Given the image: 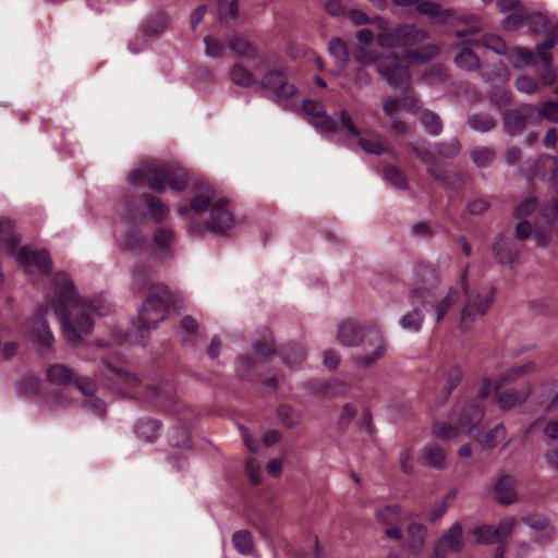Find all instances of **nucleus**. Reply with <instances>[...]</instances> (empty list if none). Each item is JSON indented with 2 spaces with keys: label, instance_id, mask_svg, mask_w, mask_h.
Segmentation results:
<instances>
[{
  "label": "nucleus",
  "instance_id": "obj_2",
  "mask_svg": "<svg viewBox=\"0 0 558 558\" xmlns=\"http://www.w3.org/2000/svg\"><path fill=\"white\" fill-rule=\"evenodd\" d=\"M178 211L183 216H196L202 213H208V219L204 226L198 222L189 225L190 232L201 233L204 230L213 232H223L233 227L234 218L227 207L226 199L217 194L209 186L202 187L191 199L187 207H180Z\"/></svg>",
  "mask_w": 558,
  "mask_h": 558
},
{
  "label": "nucleus",
  "instance_id": "obj_46",
  "mask_svg": "<svg viewBox=\"0 0 558 558\" xmlns=\"http://www.w3.org/2000/svg\"><path fill=\"white\" fill-rule=\"evenodd\" d=\"M160 435V426L155 422L142 423L136 428V436L146 442L156 440Z\"/></svg>",
  "mask_w": 558,
  "mask_h": 558
},
{
  "label": "nucleus",
  "instance_id": "obj_36",
  "mask_svg": "<svg viewBox=\"0 0 558 558\" xmlns=\"http://www.w3.org/2000/svg\"><path fill=\"white\" fill-rule=\"evenodd\" d=\"M144 206L147 209L150 218L156 223H160L169 216V207L163 204L159 198L153 196H145L143 198Z\"/></svg>",
  "mask_w": 558,
  "mask_h": 558
},
{
  "label": "nucleus",
  "instance_id": "obj_42",
  "mask_svg": "<svg viewBox=\"0 0 558 558\" xmlns=\"http://www.w3.org/2000/svg\"><path fill=\"white\" fill-rule=\"evenodd\" d=\"M281 359L290 368H299L305 360V353L301 347L292 345L281 353Z\"/></svg>",
  "mask_w": 558,
  "mask_h": 558
},
{
  "label": "nucleus",
  "instance_id": "obj_49",
  "mask_svg": "<svg viewBox=\"0 0 558 558\" xmlns=\"http://www.w3.org/2000/svg\"><path fill=\"white\" fill-rule=\"evenodd\" d=\"M468 121L469 125L478 132H489L496 125L494 119L482 114H473L469 118Z\"/></svg>",
  "mask_w": 558,
  "mask_h": 558
},
{
  "label": "nucleus",
  "instance_id": "obj_52",
  "mask_svg": "<svg viewBox=\"0 0 558 558\" xmlns=\"http://www.w3.org/2000/svg\"><path fill=\"white\" fill-rule=\"evenodd\" d=\"M483 47L495 51L496 53L502 54L507 51V46L504 39L496 35H485L482 38Z\"/></svg>",
  "mask_w": 558,
  "mask_h": 558
},
{
  "label": "nucleus",
  "instance_id": "obj_9",
  "mask_svg": "<svg viewBox=\"0 0 558 558\" xmlns=\"http://www.w3.org/2000/svg\"><path fill=\"white\" fill-rule=\"evenodd\" d=\"M259 86L268 94V97L278 105L290 111L299 110L298 90L293 84L286 80L284 72L281 68L275 66L268 69L259 81Z\"/></svg>",
  "mask_w": 558,
  "mask_h": 558
},
{
  "label": "nucleus",
  "instance_id": "obj_32",
  "mask_svg": "<svg viewBox=\"0 0 558 558\" xmlns=\"http://www.w3.org/2000/svg\"><path fill=\"white\" fill-rule=\"evenodd\" d=\"M228 46L230 50L241 58H256V47L244 36L234 34L228 38Z\"/></svg>",
  "mask_w": 558,
  "mask_h": 558
},
{
  "label": "nucleus",
  "instance_id": "obj_23",
  "mask_svg": "<svg viewBox=\"0 0 558 558\" xmlns=\"http://www.w3.org/2000/svg\"><path fill=\"white\" fill-rule=\"evenodd\" d=\"M337 338L345 347H357L363 342L362 328L351 320L341 322L338 325Z\"/></svg>",
  "mask_w": 558,
  "mask_h": 558
},
{
  "label": "nucleus",
  "instance_id": "obj_51",
  "mask_svg": "<svg viewBox=\"0 0 558 558\" xmlns=\"http://www.w3.org/2000/svg\"><path fill=\"white\" fill-rule=\"evenodd\" d=\"M153 238L155 244L160 248H169L174 241L173 231L169 228H158Z\"/></svg>",
  "mask_w": 558,
  "mask_h": 558
},
{
  "label": "nucleus",
  "instance_id": "obj_37",
  "mask_svg": "<svg viewBox=\"0 0 558 558\" xmlns=\"http://www.w3.org/2000/svg\"><path fill=\"white\" fill-rule=\"evenodd\" d=\"M403 518L402 508L399 505H387L376 511V519L385 525L399 523Z\"/></svg>",
  "mask_w": 558,
  "mask_h": 558
},
{
  "label": "nucleus",
  "instance_id": "obj_62",
  "mask_svg": "<svg viewBox=\"0 0 558 558\" xmlns=\"http://www.w3.org/2000/svg\"><path fill=\"white\" fill-rule=\"evenodd\" d=\"M402 100H398L393 97H387L383 101V112L389 119H395V117L401 110Z\"/></svg>",
  "mask_w": 558,
  "mask_h": 558
},
{
  "label": "nucleus",
  "instance_id": "obj_33",
  "mask_svg": "<svg viewBox=\"0 0 558 558\" xmlns=\"http://www.w3.org/2000/svg\"><path fill=\"white\" fill-rule=\"evenodd\" d=\"M502 124L508 135L517 136L525 130L526 120L518 110H508L504 113Z\"/></svg>",
  "mask_w": 558,
  "mask_h": 558
},
{
  "label": "nucleus",
  "instance_id": "obj_64",
  "mask_svg": "<svg viewBox=\"0 0 558 558\" xmlns=\"http://www.w3.org/2000/svg\"><path fill=\"white\" fill-rule=\"evenodd\" d=\"M515 87L519 92L533 94L537 89V82L527 75H521L515 81Z\"/></svg>",
  "mask_w": 558,
  "mask_h": 558
},
{
  "label": "nucleus",
  "instance_id": "obj_47",
  "mask_svg": "<svg viewBox=\"0 0 558 558\" xmlns=\"http://www.w3.org/2000/svg\"><path fill=\"white\" fill-rule=\"evenodd\" d=\"M506 435L507 432L505 426L502 424H498L485 435L483 446L493 449L505 440Z\"/></svg>",
  "mask_w": 558,
  "mask_h": 558
},
{
  "label": "nucleus",
  "instance_id": "obj_29",
  "mask_svg": "<svg viewBox=\"0 0 558 558\" xmlns=\"http://www.w3.org/2000/svg\"><path fill=\"white\" fill-rule=\"evenodd\" d=\"M494 254L502 264L511 265L518 257V248L514 247L511 240L500 235L496 239L494 246Z\"/></svg>",
  "mask_w": 558,
  "mask_h": 558
},
{
  "label": "nucleus",
  "instance_id": "obj_27",
  "mask_svg": "<svg viewBox=\"0 0 558 558\" xmlns=\"http://www.w3.org/2000/svg\"><path fill=\"white\" fill-rule=\"evenodd\" d=\"M447 452L437 444H428L422 451V460L426 465L436 470H442L447 464Z\"/></svg>",
  "mask_w": 558,
  "mask_h": 558
},
{
  "label": "nucleus",
  "instance_id": "obj_55",
  "mask_svg": "<svg viewBox=\"0 0 558 558\" xmlns=\"http://www.w3.org/2000/svg\"><path fill=\"white\" fill-rule=\"evenodd\" d=\"M357 405L353 402H348L342 407L338 417V425L347 427L357 414Z\"/></svg>",
  "mask_w": 558,
  "mask_h": 558
},
{
  "label": "nucleus",
  "instance_id": "obj_5",
  "mask_svg": "<svg viewBox=\"0 0 558 558\" xmlns=\"http://www.w3.org/2000/svg\"><path fill=\"white\" fill-rule=\"evenodd\" d=\"M354 59L359 62L360 66L373 64L377 74L392 88H405L412 82L409 68L402 64L399 54L396 52L374 53L364 48H356L354 50Z\"/></svg>",
  "mask_w": 558,
  "mask_h": 558
},
{
  "label": "nucleus",
  "instance_id": "obj_26",
  "mask_svg": "<svg viewBox=\"0 0 558 558\" xmlns=\"http://www.w3.org/2000/svg\"><path fill=\"white\" fill-rule=\"evenodd\" d=\"M408 548L415 555L423 551L425 547V539L427 536V529L424 524L413 522L407 529Z\"/></svg>",
  "mask_w": 558,
  "mask_h": 558
},
{
  "label": "nucleus",
  "instance_id": "obj_13",
  "mask_svg": "<svg viewBox=\"0 0 558 558\" xmlns=\"http://www.w3.org/2000/svg\"><path fill=\"white\" fill-rule=\"evenodd\" d=\"M537 371L538 366L533 361L512 366L505 371L496 380L490 378L485 379L481 388V395L483 398H487L489 397L492 390H499L502 387L517 383H525Z\"/></svg>",
  "mask_w": 558,
  "mask_h": 558
},
{
  "label": "nucleus",
  "instance_id": "obj_11",
  "mask_svg": "<svg viewBox=\"0 0 558 558\" xmlns=\"http://www.w3.org/2000/svg\"><path fill=\"white\" fill-rule=\"evenodd\" d=\"M169 179V170L161 163L145 162L130 172L128 181L132 185H142L147 183L156 192H163Z\"/></svg>",
  "mask_w": 558,
  "mask_h": 558
},
{
  "label": "nucleus",
  "instance_id": "obj_6",
  "mask_svg": "<svg viewBox=\"0 0 558 558\" xmlns=\"http://www.w3.org/2000/svg\"><path fill=\"white\" fill-rule=\"evenodd\" d=\"M484 417V411L477 401L460 402L453 414L452 423H436L434 435L445 440H453L462 434H468L478 426Z\"/></svg>",
  "mask_w": 558,
  "mask_h": 558
},
{
  "label": "nucleus",
  "instance_id": "obj_48",
  "mask_svg": "<svg viewBox=\"0 0 558 558\" xmlns=\"http://www.w3.org/2000/svg\"><path fill=\"white\" fill-rule=\"evenodd\" d=\"M169 442L173 447L186 448L191 444V437L187 429L175 427L169 433Z\"/></svg>",
  "mask_w": 558,
  "mask_h": 558
},
{
  "label": "nucleus",
  "instance_id": "obj_24",
  "mask_svg": "<svg viewBox=\"0 0 558 558\" xmlns=\"http://www.w3.org/2000/svg\"><path fill=\"white\" fill-rule=\"evenodd\" d=\"M388 351V345L383 336L378 332L375 342L374 349L366 353L363 356H360L355 360V366L357 368H369L375 365L378 361L385 357Z\"/></svg>",
  "mask_w": 558,
  "mask_h": 558
},
{
  "label": "nucleus",
  "instance_id": "obj_53",
  "mask_svg": "<svg viewBox=\"0 0 558 558\" xmlns=\"http://www.w3.org/2000/svg\"><path fill=\"white\" fill-rule=\"evenodd\" d=\"M150 283V274L146 268H138L132 274V286L135 290L141 291Z\"/></svg>",
  "mask_w": 558,
  "mask_h": 558
},
{
  "label": "nucleus",
  "instance_id": "obj_56",
  "mask_svg": "<svg viewBox=\"0 0 558 558\" xmlns=\"http://www.w3.org/2000/svg\"><path fill=\"white\" fill-rule=\"evenodd\" d=\"M385 178L399 189H405L408 186L404 173L396 167H387L385 169Z\"/></svg>",
  "mask_w": 558,
  "mask_h": 558
},
{
  "label": "nucleus",
  "instance_id": "obj_35",
  "mask_svg": "<svg viewBox=\"0 0 558 558\" xmlns=\"http://www.w3.org/2000/svg\"><path fill=\"white\" fill-rule=\"evenodd\" d=\"M412 153L427 167V171L437 180H444V171L437 166L434 154L425 147L411 145Z\"/></svg>",
  "mask_w": 558,
  "mask_h": 558
},
{
  "label": "nucleus",
  "instance_id": "obj_21",
  "mask_svg": "<svg viewBox=\"0 0 558 558\" xmlns=\"http://www.w3.org/2000/svg\"><path fill=\"white\" fill-rule=\"evenodd\" d=\"M522 521L538 533L537 541L549 543L556 536V530L549 523V519L543 514H531L522 518Z\"/></svg>",
  "mask_w": 558,
  "mask_h": 558
},
{
  "label": "nucleus",
  "instance_id": "obj_14",
  "mask_svg": "<svg viewBox=\"0 0 558 558\" xmlns=\"http://www.w3.org/2000/svg\"><path fill=\"white\" fill-rule=\"evenodd\" d=\"M15 259L31 276H45L52 270V260L46 250L35 251L23 246L16 251Z\"/></svg>",
  "mask_w": 558,
  "mask_h": 558
},
{
  "label": "nucleus",
  "instance_id": "obj_58",
  "mask_svg": "<svg viewBox=\"0 0 558 558\" xmlns=\"http://www.w3.org/2000/svg\"><path fill=\"white\" fill-rule=\"evenodd\" d=\"M205 44V52L210 58H221L225 53V47L222 44L217 41L211 36H206L204 38Z\"/></svg>",
  "mask_w": 558,
  "mask_h": 558
},
{
  "label": "nucleus",
  "instance_id": "obj_19",
  "mask_svg": "<svg viewBox=\"0 0 558 558\" xmlns=\"http://www.w3.org/2000/svg\"><path fill=\"white\" fill-rule=\"evenodd\" d=\"M374 28L376 31V43L381 48H397L400 45L401 24L391 26L389 21L383 16H375Z\"/></svg>",
  "mask_w": 558,
  "mask_h": 558
},
{
  "label": "nucleus",
  "instance_id": "obj_3",
  "mask_svg": "<svg viewBox=\"0 0 558 558\" xmlns=\"http://www.w3.org/2000/svg\"><path fill=\"white\" fill-rule=\"evenodd\" d=\"M416 284L409 294L411 304H421L422 308L429 313L435 322L444 320L449 311L459 302L458 288L451 287L446 292H436L430 287L436 281V272L428 265H420L415 270Z\"/></svg>",
  "mask_w": 558,
  "mask_h": 558
},
{
  "label": "nucleus",
  "instance_id": "obj_34",
  "mask_svg": "<svg viewBox=\"0 0 558 558\" xmlns=\"http://www.w3.org/2000/svg\"><path fill=\"white\" fill-rule=\"evenodd\" d=\"M412 310L400 318V326L409 332H418L423 326L424 316L421 304H411Z\"/></svg>",
  "mask_w": 558,
  "mask_h": 558
},
{
  "label": "nucleus",
  "instance_id": "obj_20",
  "mask_svg": "<svg viewBox=\"0 0 558 558\" xmlns=\"http://www.w3.org/2000/svg\"><path fill=\"white\" fill-rule=\"evenodd\" d=\"M46 378L51 388L63 391L73 384L72 371L63 364H52L47 368Z\"/></svg>",
  "mask_w": 558,
  "mask_h": 558
},
{
  "label": "nucleus",
  "instance_id": "obj_50",
  "mask_svg": "<svg viewBox=\"0 0 558 558\" xmlns=\"http://www.w3.org/2000/svg\"><path fill=\"white\" fill-rule=\"evenodd\" d=\"M281 423L287 427H293L300 422V413L289 405H281L277 410Z\"/></svg>",
  "mask_w": 558,
  "mask_h": 558
},
{
  "label": "nucleus",
  "instance_id": "obj_30",
  "mask_svg": "<svg viewBox=\"0 0 558 558\" xmlns=\"http://www.w3.org/2000/svg\"><path fill=\"white\" fill-rule=\"evenodd\" d=\"M229 77L233 84L241 87H251L255 84H259V81L257 80L254 72L241 62H235L231 66L229 71Z\"/></svg>",
  "mask_w": 558,
  "mask_h": 558
},
{
  "label": "nucleus",
  "instance_id": "obj_63",
  "mask_svg": "<svg viewBox=\"0 0 558 558\" xmlns=\"http://www.w3.org/2000/svg\"><path fill=\"white\" fill-rule=\"evenodd\" d=\"M539 116L548 122L558 123V104L555 101L544 102Z\"/></svg>",
  "mask_w": 558,
  "mask_h": 558
},
{
  "label": "nucleus",
  "instance_id": "obj_45",
  "mask_svg": "<svg viewBox=\"0 0 558 558\" xmlns=\"http://www.w3.org/2000/svg\"><path fill=\"white\" fill-rule=\"evenodd\" d=\"M495 157L496 153L490 147H476L471 153L472 160L480 168L489 166Z\"/></svg>",
  "mask_w": 558,
  "mask_h": 558
},
{
  "label": "nucleus",
  "instance_id": "obj_31",
  "mask_svg": "<svg viewBox=\"0 0 558 558\" xmlns=\"http://www.w3.org/2000/svg\"><path fill=\"white\" fill-rule=\"evenodd\" d=\"M441 387L444 391V399H447L451 391L456 389L462 380L463 371L457 364H450L444 367Z\"/></svg>",
  "mask_w": 558,
  "mask_h": 558
},
{
  "label": "nucleus",
  "instance_id": "obj_18",
  "mask_svg": "<svg viewBox=\"0 0 558 558\" xmlns=\"http://www.w3.org/2000/svg\"><path fill=\"white\" fill-rule=\"evenodd\" d=\"M543 49H537L533 52L527 48H515L510 53V59L512 65L517 69L525 68L530 64H537L541 68V71L545 69H549L551 64V58L549 54L542 51Z\"/></svg>",
  "mask_w": 558,
  "mask_h": 558
},
{
  "label": "nucleus",
  "instance_id": "obj_44",
  "mask_svg": "<svg viewBox=\"0 0 558 558\" xmlns=\"http://www.w3.org/2000/svg\"><path fill=\"white\" fill-rule=\"evenodd\" d=\"M454 62L460 69L466 71H474L480 65V59L470 48L462 49L454 58Z\"/></svg>",
  "mask_w": 558,
  "mask_h": 558
},
{
  "label": "nucleus",
  "instance_id": "obj_12",
  "mask_svg": "<svg viewBox=\"0 0 558 558\" xmlns=\"http://www.w3.org/2000/svg\"><path fill=\"white\" fill-rule=\"evenodd\" d=\"M340 132H347L356 138L367 154L381 155L388 150V143L381 135L368 131L361 133L345 110L340 112Z\"/></svg>",
  "mask_w": 558,
  "mask_h": 558
},
{
  "label": "nucleus",
  "instance_id": "obj_39",
  "mask_svg": "<svg viewBox=\"0 0 558 558\" xmlns=\"http://www.w3.org/2000/svg\"><path fill=\"white\" fill-rule=\"evenodd\" d=\"M119 384L121 385V393L138 398L141 396V383L138 378L131 373L124 372L119 375Z\"/></svg>",
  "mask_w": 558,
  "mask_h": 558
},
{
  "label": "nucleus",
  "instance_id": "obj_4",
  "mask_svg": "<svg viewBox=\"0 0 558 558\" xmlns=\"http://www.w3.org/2000/svg\"><path fill=\"white\" fill-rule=\"evenodd\" d=\"M169 291L162 283L151 284L137 319L132 323L128 337L132 343L145 344L150 330L166 319L169 312Z\"/></svg>",
  "mask_w": 558,
  "mask_h": 558
},
{
  "label": "nucleus",
  "instance_id": "obj_54",
  "mask_svg": "<svg viewBox=\"0 0 558 558\" xmlns=\"http://www.w3.org/2000/svg\"><path fill=\"white\" fill-rule=\"evenodd\" d=\"M438 153L445 158L456 157L461 149L460 143L457 138H451L446 143L436 144Z\"/></svg>",
  "mask_w": 558,
  "mask_h": 558
},
{
  "label": "nucleus",
  "instance_id": "obj_41",
  "mask_svg": "<svg viewBox=\"0 0 558 558\" xmlns=\"http://www.w3.org/2000/svg\"><path fill=\"white\" fill-rule=\"evenodd\" d=\"M418 119L426 131L433 136H437L441 133L442 123L435 112L429 110H422L418 114Z\"/></svg>",
  "mask_w": 558,
  "mask_h": 558
},
{
  "label": "nucleus",
  "instance_id": "obj_15",
  "mask_svg": "<svg viewBox=\"0 0 558 558\" xmlns=\"http://www.w3.org/2000/svg\"><path fill=\"white\" fill-rule=\"evenodd\" d=\"M299 104L300 108L296 112L302 111L317 132L322 134H328L337 131L340 132V125L336 120L327 116L323 104L300 98Z\"/></svg>",
  "mask_w": 558,
  "mask_h": 558
},
{
  "label": "nucleus",
  "instance_id": "obj_25",
  "mask_svg": "<svg viewBox=\"0 0 558 558\" xmlns=\"http://www.w3.org/2000/svg\"><path fill=\"white\" fill-rule=\"evenodd\" d=\"M530 393L531 387L524 386L518 390L502 392L498 395L495 400L501 410L508 411L523 404L529 398Z\"/></svg>",
  "mask_w": 558,
  "mask_h": 558
},
{
  "label": "nucleus",
  "instance_id": "obj_40",
  "mask_svg": "<svg viewBox=\"0 0 558 558\" xmlns=\"http://www.w3.org/2000/svg\"><path fill=\"white\" fill-rule=\"evenodd\" d=\"M517 524L514 517H508L499 522L497 526H494V534L496 543L499 544L498 548H506L507 537L512 533Z\"/></svg>",
  "mask_w": 558,
  "mask_h": 558
},
{
  "label": "nucleus",
  "instance_id": "obj_28",
  "mask_svg": "<svg viewBox=\"0 0 558 558\" xmlns=\"http://www.w3.org/2000/svg\"><path fill=\"white\" fill-rule=\"evenodd\" d=\"M329 52L338 63L337 69L333 70V74L337 76L345 75V64L349 60V50L347 44L340 38H332L329 41Z\"/></svg>",
  "mask_w": 558,
  "mask_h": 558
},
{
  "label": "nucleus",
  "instance_id": "obj_1",
  "mask_svg": "<svg viewBox=\"0 0 558 558\" xmlns=\"http://www.w3.org/2000/svg\"><path fill=\"white\" fill-rule=\"evenodd\" d=\"M50 294L52 300L26 325V332L32 341L47 349L54 341L48 325V315L54 314L60 319L65 341L69 344H77L93 329L92 313L104 316L112 310L111 303L102 295L89 301L80 300L70 277L64 272H58L53 277Z\"/></svg>",
  "mask_w": 558,
  "mask_h": 558
},
{
  "label": "nucleus",
  "instance_id": "obj_8",
  "mask_svg": "<svg viewBox=\"0 0 558 558\" xmlns=\"http://www.w3.org/2000/svg\"><path fill=\"white\" fill-rule=\"evenodd\" d=\"M400 45L408 65L428 62L436 53L434 45L428 44V33L414 24L401 23Z\"/></svg>",
  "mask_w": 558,
  "mask_h": 558
},
{
  "label": "nucleus",
  "instance_id": "obj_17",
  "mask_svg": "<svg viewBox=\"0 0 558 558\" xmlns=\"http://www.w3.org/2000/svg\"><path fill=\"white\" fill-rule=\"evenodd\" d=\"M463 527L454 522L438 539L434 548L435 558H446L448 553L461 551L463 548Z\"/></svg>",
  "mask_w": 558,
  "mask_h": 558
},
{
  "label": "nucleus",
  "instance_id": "obj_43",
  "mask_svg": "<svg viewBox=\"0 0 558 558\" xmlns=\"http://www.w3.org/2000/svg\"><path fill=\"white\" fill-rule=\"evenodd\" d=\"M469 537L471 542L476 544H494L496 543L494 526L493 525H480L474 527L470 533Z\"/></svg>",
  "mask_w": 558,
  "mask_h": 558
},
{
  "label": "nucleus",
  "instance_id": "obj_59",
  "mask_svg": "<svg viewBox=\"0 0 558 558\" xmlns=\"http://www.w3.org/2000/svg\"><path fill=\"white\" fill-rule=\"evenodd\" d=\"M410 86H411V84L405 88L400 87L401 89H404V93L402 94V97H401L402 106L408 111H410L414 114H420V112L422 111L421 107H420V102L414 95H412L411 93L408 92V88Z\"/></svg>",
  "mask_w": 558,
  "mask_h": 558
},
{
  "label": "nucleus",
  "instance_id": "obj_16",
  "mask_svg": "<svg viewBox=\"0 0 558 558\" xmlns=\"http://www.w3.org/2000/svg\"><path fill=\"white\" fill-rule=\"evenodd\" d=\"M530 32L535 35H544L546 40L537 45V49H551L558 43V22H555L541 13H534L527 17Z\"/></svg>",
  "mask_w": 558,
  "mask_h": 558
},
{
  "label": "nucleus",
  "instance_id": "obj_60",
  "mask_svg": "<svg viewBox=\"0 0 558 558\" xmlns=\"http://www.w3.org/2000/svg\"><path fill=\"white\" fill-rule=\"evenodd\" d=\"M238 0L223 1L218 4V15L221 20L227 17L234 19L238 15Z\"/></svg>",
  "mask_w": 558,
  "mask_h": 558
},
{
  "label": "nucleus",
  "instance_id": "obj_10",
  "mask_svg": "<svg viewBox=\"0 0 558 558\" xmlns=\"http://www.w3.org/2000/svg\"><path fill=\"white\" fill-rule=\"evenodd\" d=\"M537 199L535 197L526 198L521 202L514 211V217L519 220L515 226V238L518 240H524L532 235L536 245H545L550 238V230L546 229H532L531 222L527 221V217L536 209Z\"/></svg>",
  "mask_w": 558,
  "mask_h": 558
},
{
  "label": "nucleus",
  "instance_id": "obj_22",
  "mask_svg": "<svg viewBox=\"0 0 558 558\" xmlns=\"http://www.w3.org/2000/svg\"><path fill=\"white\" fill-rule=\"evenodd\" d=\"M495 499L505 506L514 504L518 500V494L513 486V480L507 474L497 477L494 484Z\"/></svg>",
  "mask_w": 558,
  "mask_h": 558
},
{
  "label": "nucleus",
  "instance_id": "obj_57",
  "mask_svg": "<svg viewBox=\"0 0 558 558\" xmlns=\"http://www.w3.org/2000/svg\"><path fill=\"white\" fill-rule=\"evenodd\" d=\"M15 244L16 240L11 223L0 220V245H8L10 250H14Z\"/></svg>",
  "mask_w": 558,
  "mask_h": 558
},
{
  "label": "nucleus",
  "instance_id": "obj_7",
  "mask_svg": "<svg viewBox=\"0 0 558 558\" xmlns=\"http://www.w3.org/2000/svg\"><path fill=\"white\" fill-rule=\"evenodd\" d=\"M461 288L465 294V304L460 313V326L469 328L477 318L486 315L494 303L495 289L493 286H484L480 289L469 291L468 267L460 278Z\"/></svg>",
  "mask_w": 558,
  "mask_h": 558
},
{
  "label": "nucleus",
  "instance_id": "obj_38",
  "mask_svg": "<svg viewBox=\"0 0 558 558\" xmlns=\"http://www.w3.org/2000/svg\"><path fill=\"white\" fill-rule=\"evenodd\" d=\"M232 544L235 550L241 555H250L254 551V541L251 532L246 530L238 531L232 535Z\"/></svg>",
  "mask_w": 558,
  "mask_h": 558
},
{
  "label": "nucleus",
  "instance_id": "obj_61",
  "mask_svg": "<svg viewBox=\"0 0 558 558\" xmlns=\"http://www.w3.org/2000/svg\"><path fill=\"white\" fill-rule=\"evenodd\" d=\"M373 82L372 75L367 71V66H359L353 73V83L357 88H365Z\"/></svg>",
  "mask_w": 558,
  "mask_h": 558
}]
</instances>
